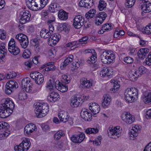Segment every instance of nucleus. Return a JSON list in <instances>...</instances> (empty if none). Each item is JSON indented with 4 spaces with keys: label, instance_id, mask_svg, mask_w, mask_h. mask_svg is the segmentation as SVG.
Wrapping results in <instances>:
<instances>
[{
    "label": "nucleus",
    "instance_id": "obj_1",
    "mask_svg": "<svg viewBox=\"0 0 151 151\" xmlns=\"http://www.w3.org/2000/svg\"><path fill=\"white\" fill-rule=\"evenodd\" d=\"M14 104L9 99H4L0 105V117L5 118L10 115L13 111Z\"/></svg>",
    "mask_w": 151,
    "mask_h": 151
},
{
    "label": "nucleus",
    "instance_id": "obj_2",
    "mask_svg": "<svg viewBox=\"0 0 151 151\" xmlns=\"http://www.w3.org/2000/svg\"><path fill=\"white\" fill-rule=\"evenodd\" d=\"M35 112L38 118L44 116L49 111L48 105L47 103L37 102L34 104Z\"/></svg>",
    "mask_w": 151,
    "mask_h": 151
},
{
    "label": "nucleus",
    "instance_id": "obj_3",
    "mask_svg": "<svg viewBox=\"0 0 151 151\" xmlns=\"http://www.w3.org/2000/svg\"><path fill=\"white\" fill-rule=\"evenodd\" d=\"M124 99L127 101L131 103L138 97V91L137 89L134 88H128L125 91Z\"/></svg>",
    "mask_w": 151,
    "mask_h": 151
},
{
    "label": "nucleus",
    "instance_id": "obj_4",
    "mask_svg": "<svg viewBox=\"0 0 151 151\" xmlns=\"http://www.w3.org/2000/svg\"><path fill=\"white\" fill-rule=\"evenodd\" d=\"M115 54L111 51H105L101 55V62L105 64H110L113 62L115 59Z\"/></svg>",
    "mask_w": 151,
    "mask_h": 151
},
{
    "label": "nucleus",
    "instance_id": "obj_5",
    "mask_svg": "<svg viewBox=\"0 0 151 151\" xmlns=\"http://www.w3.org/2000/svg\"><path fill=\"white\" fill-rule=\"evenodd\" d=\"M113 127L111 126L109 127L107 130V133L109 136L114 139H116L120 136L121 132L119 126Z\"/></svg>",
    "mask_w": 151,
    "mask_h": 151
},
{
    "label": "nucleus",
    "instance_id": "obj_6",
    "mask_svg": "<svg viewBox=\"0 0 151 151\" xmlns=\"http://www.w3.org/2000/svg\"><path fill=\"white\" fill-rule=\"evenodd\" d=\"M15 39L19 42L22 47L24 49L27 47L29 42L28 37L26 35L22 33L16 35Z\"/></svg>",
    "mask_w": 151,
    "mask_h": 151
},
{
    "label": "nucleus",
    "instance_id": "obj_7",
    "mask_svg": "<svg viewBox=\"0 0 151 151\" xmlns=\"http://www.w3.org/2000/svg\"><path fill=\"white\" fill-rule=\"evenodd\" d=\"M18 87V84L15 81H10L6 84L5 93L7 95L11 94L13 92L14 88H17Z\"/></svg>",
    "mask_w": 151,
    "mask_h": 151
},
{
    "label": "nucleus",
    "instance_id": "obj_8",
    "mask_svg": "<svg viewBox=\"0 0 151 151\" xmlns=\"http://www.w3.org/2000/svg\"><path fill=\"white\" fill-rule=\"evenodd\" d=\"M9 124L6 122H0V130L1 133L0 134V137H4L8 136L10 133L8 129Z\"/></svg>",
    "mask_w": 151,
    "mask_h": 151
},
{
    "label": "nucleus",
    "instance_id": "obj_9",
    "mask_svg": "<svg viewBox=\"0 0 151 151\" xmlns=\"http://www.w3.org/2000/svg\"><path fill=\"white\" fill-rule=\"evenodd\" d=\"M84 22V19L82 16H76L73 20V26L76 29H80L83 25Z\"/></svg>",
    "mask_w": 151,
    "mask_h": 151
},
{
    "label": "nucleus",
    "instance_id": "obj_10",
    "mask_svg": "<svg viewBox=\"0 0 151 151\" xmlns=\"http://www.w3.org/2000/svg\"><path fill=\"white\" fill-rule=\"evenodd\" d=\"M49 30L43 28L40 32V35L41 37L46 39L50 36L54 30V27L52 25H49Z\"/></svg>",
    "mask_w": 151,
    "mask_h": 151
},
{
    "label": "nucleus",
    "instance_id": "obj_11",
    "mask_svg": "<svg viewBox=\"0 0 151 151\" xmlns=\"http://www.w3.org/2000/svg\"><path fill=\"white\" fill-rule=\"evenodd\" d=\"M81 117L85 121H90L92 118L91 113L88 112V110L86 109H83L81 112Z\"/></svg>",
    "mask_w": 151,
    "mask_h": 151
},
{
    "label": "nucleus",
    "instance_id": "obj_12",
    "mask_svg": "<svg viewBox=\"0 0 151 151\" xmlns=\"http://www.w3.org/2000/svg\"><path fill=\"white\" fill-rule=\"evenodd\" d=\"M27 5L28 7L32 11H37L39 9H42L41 6L40 8H38V5L35 1L33 0H26Z\"/></svg>",
    "mask_w": 151,
    "mask_h": 151
},
{
    "label": "nucleus",
    "instance_id": "obj_13",
    "mask_svg": "<svg viewBox=\"0 0 151 151\" xmlns=\"http://www.w3.org/2000/svg\"><path fill=\"white\" fill-rule=\"evenodd\" d=\"M122 118L123 121L129 124L133 123L135 120L134 116L128 112L122 114Z\"/></svg>",
    "mask_w": 151,
    "mask_h": 151
},
{
    "label": "nucleus",
    "instance_id": "obj_14",
    "mask_svg": "<svg viewBox=\"0 0 151 151\" xmlns=\"http://www.w3.org/2000/svg\"><path fill=\"white\" fill-rule=\"evenodd\" d=\"M55 86L57 89L62 92H66L68 89V86L59 81L58 80H57L55 82Z\"/></svg>",
    "mask_w": 151,
    "mask_h": 151
},
{
    "label": "nucleus",
    "instance_id": "obj_15",
    "mask_svg": "<svg viewBox=\"0 0 151 151\" xmlns=\"http://www.w3.org/2000/svg\"><path fill=\"white\" fill-rule=\"evenodd\" d=\"M37 129L36 126L33 123L29 124L25 127L24 131L25 134L28 136L30 135L34 131Z\"/></svg>",
    "mask_w": 151,
    "mask_h": 151
},
{
    "label": "nucleus",
    "instance_id": "obj_16",
    "mask_svg": "<svg viewBox=\"0 0 151 151\" xmlns=\"http://www.w3.org/2000/svg\"><path fill=\"white\" fill-rule=\"evenodd\" d=\"M94 4L93 0H81L79 5L80 7L90 8Z\"/></svg>",
    "mask_w": 151,
    "mask_h": 151
},
{
    "label": "nucleus",
    "instance_id": "obj_17",
    "mask_svg": "<svg viewBox=\"0 0 151 151\" xmlns=\"http://www.w3.org/2000/svg\"><path fill=\"white\" fill-rule=\"evenodd\" d=\"M142 98L145 104L151 103V91H147L144 92Z\"/></svg>",
    "mask_w": 151,
    "mask_h": 151
},
{
    "label": "nucleus",
    "instance_id": "obj_18",
    "mask_svg": "<svg viewBox=\"0 0 151 151\" xmlns=\"http://www.w3.org/2000/svg\"><path fill=\"white\" fill-rule=\"evenodd\" d=\"M137 125H135L134 128L130 130L129 133V137L131 139L134 140L138 135V133L140 130Z\"/></svg>",
    "mask_w": 151,
    "mask_h": 151
},
{
    "label": "nucleus",
    "instance_id": "obj_19",
    "mask_svg": "<svg viewBox=\"0 0 151 151\" xmlns=\"http://www.w3.org/2000/svg\"><path fill=\"white\" fill-rule=\"evenodd\" d=\"M149 52L148 49L143 48L140 49L138 52L137 55L139 58L143 60L146 58L147 54Z\"/></svg>",
    "mask_w": 151,
    "mask_h": 151
},
{
    "label": "nucleus",
    "instance_id": "obj_20",
    "mask_svg": "<svg viewBox=\"0 0 151 151\" xmlns=\"http://www.w3.org/2000/svg\"><path fill=\"white\" fill-rule=\"evenodd\" d=\"M58 117L60 121L63 122H66L68 120L69 116L68 113L66 111H62L58 114Z\"/></svg>",
    "mask_w": 151,
    "mask_h": 151
},
{
    "label": "nucleus",
    "instance_id": "obj_21",
    "mask_svg": "<svg viewBox=\"0 0 151 151\" xmlns=\"http://www.w3.org/2000/svg\"><path fill=\"white\" fill-rule=\"evenodd\" d=\"M103 98L104 99L101 103L102 106L103 108H106L110 105L111 98L109 95L108 94L104 95Z\"/></svg>",
    "mask_w": 151,
    "mask_h": 151
},
{
    "label": "nucleus",
    "instance_id": "obj_22",
    "mask_svg": "<svg viewBox=\"0 0 151 151\" xmlns=\"http://www.w3.org/2000/svg\"><path fill=\"white\" fill-rule=\"evenodd\" d=\"M80 82L81 85L82 86L83 88H90L92 85V83L91 82L85 78L81 79Z\"/></svg>",
    "mask_w": 151,
    "mask_h": 151
},
{
    "label": "nucleus",
    "instance_id": "obj_23",
    "mask_svg": "<svg viewBox=\"0 0 151 151\" xmlns=\"http://www.w3.org/2000/svg\"><path fill=\"white\" fill-rule=\"evenodd\" d=\"M80 99L81 98H77V97H74L72 98L70 101V106L73 108L77 107L79 106L80 104H81V103Z\"/></svg>",
    "mask_w": 151,
    "mask_h": 151
},
{
    "label": "nucleus",
    "instance_id": "obj_24",
    "mask_svg": "<svg viewBox=\"0 0 151 151\" xmlns=\"http://www.w3.org/2000/svg\"><path fill=\"white\" fill-rule=\"evenodd\" d=\"M59 97L60 96L58 93L54 92H52L50 95L47 96V99L50 102H55L58 100Z\"/></svg>",
    "mask_w": 151,
    "mask_h": 151
},
{
    "label": "nucleus",
    "instance_id": "obj_25",
    "mask_svg": "<svg viewBox=\"0 0 151 151\" xmlns=\"http://www.w3.org/2000/svg\"><path fill=\"white\" fill-rule=\"evenodd\" d=\"M60 38L61 36L60 34L58 33H55L50 36L49 41L50 42H52L53 45H55L59 41Z\"/></svg>",
    "mask_w": 151,
    "mask_h": 151
},
{
    "label": "nucleus",
    "instance_id": "obj_26",
    "mask_svg": "<svg viewBox=\"0 0 151 151\" xmlns=\"http://www.w3.org/2000/svg\"><path fill=\"white\" fill-rule=\"evenodd\" d=\"M111 72L108 67H104L102 68L100 72L101 76L104 77L106 76L108 77L111 74Z\"/></svg>",
    "mask_w": 151,
    "mask_h": 151
},
{
    "label": "nucleus",
    "instance_id": "obj_27",
    "mask_svg": "<svg viewBox=\"0 0 151 151\" xmlns=\"http://www.w3.org/2000/svg\"><path fill=\"white\" fill-rule=\"evenodd\" d=\"M54 63L53 62H49L46 64L45 65L43 66V68L47 66L45 69H43L45 71H50L55 70V66L54 65Z\"/></svg>",
    "mask_w": 151,
    "mask_h": 151
},
{
    "label": "nucleus",
    "instance_id": "obj_28",
    "mask_svg": "<svg viewBox=\"0 0 151 151\" xmlns=\"http://www.w3.org/2000/svg\"><path fill=\"white\" fill-rule=\"evenodd\" d=\"M58 16L60 19L63 20H66L68 17V13L62 9L60 10Z\"/></svg>",
    "mask_w": 151,
    "mask_h": 151
},
{
    "label": "nucleus",
    "instance_id": "obj_29",
    "mask_svg": "<svg viewBox=\"0 0 151 151\" xmlns=\"http://www.w3.org/2000/svg\"><path fill=\"white\" fill-rule=\"evenodd\" d=\"M73 56L72 55H70L64 61L63 63L62 64V65L60 66V68L61 69H63L66 66L68 65L73 60Z\"/></svg>",
    "mask_w": 151,
    "mask_h": 151
},
{
    "label": "nucleus",
    "instance_id": "obj_30",
    "mask_svg": "<svg viewBox=\"0 0 151 151\" xmlns=\"http://www.w3.org/2000/svg\"><path fill=\"white\" fill-rule=\"evenodd\" d=\"M8 50L10 53L14 55H17L20 52L19 48L16 46H13L11 48L9 47Z\"/></svg>",
    "mask_w": 151,
    "mask_h": 151
},
{
    "label": "nucleus",
    "instance_id": "obj_31",
    "mask_svg": "<svg viewBox=\"0 0 151 151\" xmlns=\"http://www.w3.org/2000/svg\"><path fill=\"white\" fill-rule=\"evenodd\" d=\"M59 6L56 3H52L50 5L49 10L51 12L54 13L59 10Z\"/></svg>",
    "mask_w": 151,
    "mask_h": 151
},
{
    "label": "nucleus",
    "instance_id": "obj_32",
    "mask_svg": "<svg viewBox=\"0 0 151 151\" xmlns=\"http://www.w3.org/2000/svg\"><path fill=\"white\" fill-rule=\"evenodd\" d=\"M96 13V11L95 9H91L86 14V17L88 19H90L95 15Z\"/></svg>",
    "mask_w": 151,
    "mask_h": 151
},
{
    "label": "nucleus",
    "instance_id": "obj_33",
    "mask_svg": "<svg viewBox=\"0 0 151 151\" xmlns=\"http://www.w3.org/2000/svg\"><path fill=\"white\" fill-rule=\"evenodd\" d=\"M0 59H3L6 55L7 50L5 49V47L4 44L1 45L0 47Z\"/></svg>",
    "mask_w": 151,
    "mask_h": 151
},
{
    "label": "nucleus",
    "instance_id": "obj_34",
    "mask_svg": "<svg viewBox=\"0 0 151 151\" xmlns=\"http://www.w3.org/2000/svg\"><path fill=\"white\" fill-rule=\"evenodd\" d=\"M21 143L25 147L27 151L29 149L31 145L29 139L28 138L24 139Z\"/></svg>",
    "mask_w": 151,
    "mask_h": 151
},
{
    "label": "nucleus",
    "instance_id": "obj_35",
    "mask_svg": "<svg viewBox=\"0 0 151 151\" xmlns=\"http://www.w3.org/2000/svg\"><path fill=\"white\" fill-rule=\"evenodd\" d=\"M31 82L30 79L27 77L23 79L21 81V86L23 89H24L25 87L29 86V83Z\"/></svg>",
    "mask_w": 151,
    "mask_h": 151
},
{
    "label": "nucleus",
    "instance_id": "obj_36",
    "mask_svg": "<svg viewBox=\"0 0 151 151\" xmlns=\"http://www.w3.org/2000/svg\"><path fill=\"white\" fill-rule=\"evenodd\" d=\"M54 84H55L54 80L53 79H50L46 86V89L50 91L52 90Z\"/></svg>",
    "mask_w": 151,
    "mask_h": 151
},
{
    "label": "nucleus",
    "instance_id": "obj_37",
    "mask_svg": "<svg viewBox=\"0 0 151 151\" xmlns=\"http://www.w3.org/2000/svg\"><path fill=\"white\" fill-rule=\"evenodd\" d=\"M44 80L43 75L39 73L35 81L37 84L39 85L42 84Z\"/></svg>",
    "mask_w": 151,
    "mask_h": 151
},
{
    "label": "nucleus",
    "instance_id": "obj_38",
    "mask_svg": "<svg viewBox=\"0 0 151 151\" xmlns=\"http://www.w3.org/2000/svg\"><path fill=\"white\" fill-rule=\"evenodd\" d=\"M65 135L64 132L60 130L57 132L54 135V139L55 140H58L60 139L62 137H63Z\"/></svg>",
    "mask_w": 151,
    "mask_h": 151
},
{
    "label": "nucleus",
    "instance_id": "obj_39",
    "mask_svg": "<svg viewBox=\"0 0 151 151\" xmlns=\"http://www.w3.org/2000/svg\"><path fill=\"white\" fill-rule=\"evenodd\" d=\"M97 60L96 54L95 53L92 54L91 57L88 58V60H87V62L90 64H93L95 63Z\"/></svg>",
    "mask_w": 151,
    "mask_h": 151
},
{
    "label": "nucleus",
    "instance_id": "obj_40",
    "mask_svg": "<svg viewBox=\"0 0 151 151\" xmlns=\"http://www.w3.org/2000/svg\"><path fill=\"white\" fill-rule=\"evenodd\" d=\"M142 32L147 35L151 34V24L143 27Z\"/></svg>",
    "mask_w": 151,
    "mask_h": 151
},
{
    "label": "nucleus",
    "instance_id": "obj_41",
    "mask_svg": "<svg viewBox=\"0 0 151 151\" xmlns=\"http://www.w3.org/2000/svg\"><path fill=\"white\" fill-rule=\"evenodd\" d=\"M60 26L61 30L65 31L66 32H68L70 29V26L67 23H63Z\"/></svg>",
    "mask_w": 151,
    "mask_h": 151
},
{
    "label": "nucleus",
    "instance_id": "obj_42",
    "mask_svg": "<svg viewBox=\"0 0 151 151\" xmlns=\"http://www.w3.org/2000/svg\"><path fill=\"white\" fill-rule=\"evenodd\" d=\"M106 4L103 0H100L98 5L99 9L100 11L104 10L106 8Z\"/></svg>",
    "mask_w": 151,
    "mask_h": 151
},
{
    "label": "nucleus",
    "instance_id": "obj_43",
    "mask_svg": "<svg viewBox=\"0 0 151 151\" xmlns=\"http://www.w3.org/2000/svg\"><path fill=\"white\" fill-rule=\"evenodd\" d=\"M99 132V130L97 128H88L86 130L85 132L87 134L93 133L96 134Z\"/></svg>",
    "mask_w": 151,
    "mask_h": 151
},
{
    "label": "nucleus",
    "instance_id": "obj_44",
    "mask_svg": "<svg viewBox=\"0 0 151 151\" xmlns=\"http://www.w3.org/2000/svg\"><path fill=\"white\" fill-rule=\"evenodd\" d=\"M135 0H126L125 5L126 7L130 8L132 7L134 4Z\"/></svg>",
    "mask_w": 151,
    "mask_h": 151
},
{
    "label": "nucleus",
    "instance_id": "obj_45",
    "mask_svg": "<svg viewBox=\"0 0 151 151\" xmlns=\"http://www.w3.org/2000/svg\"><path fill=\"white\" fill-rule=\"evenodd\" d=\"M30 18L29 15L24 17L21 16L19 21L20 23L22 24L26 23L29 21Z\"/></svg>",
    "mask_w": 151,
    "mask_h": 151
},
{
    "label": "nucleus",
    "instance_id": "obj_46",
    "mask_svg": "<svg viewBox=\"0 0 151 151\" xmlns=\"http://www.w3.org/2000/svg\"><path fill=\"white\" fill-rule=\"evenodd\" d=\"M14 150L16 151H27V149L21 143H20L18 146H15L14 147Z\"/></svg>",
    "mask_w": 151,
    "mask_h": 151
},
{
    "label": "nucleus",
    "instance_id": "obj_47",
    "mask_svg": "<svg viewBox=\"0 0 151 151\" xmlns=\"http://www.w3.org/2000/svg\"><path fill=\"white\" fill-rule=\"evenodd\" d=\"M102 27V29H104L106 32L111 30L112 27L111 24L107 23L104 24Z\"/></svg>",
    "mask_w": 151,
    "mask_h": 151
},
{
    "label": "nucleus",
    "instance_id": "obj_48",
    "mask_svg": "<svg viewBox=\"0 0 151 151\" xmlns=\"http://www.w3.org/2000/svg\"><path fill=\"white\" fill-rule=\"evenodd\" d=\"M124 61L127 64H131L134 61V59L130 57L127 56L124 58Z\"/></svg>",
    "mask_w": 151,
    "mask_h": 151
},
{
    "label": "nucleus",
    "instance_id": "obj_49",
    "mask_svg": "<svg viewBox=\"0 0 151 151\" xmlns=\"http://www.w3.org/2000/svg\"><path fill=\"white\" fill-rule=\"evenodd\" d=\"M139 74L141 76L142 74L145 73L146 71V69L143 66H141L139 67L137 70Z\"/></svg>",
    "mask_w": 151,
    "mask_h": 151
},
{
    "label": "nucleus",
    "instance_id": "obj_50",
    "mask_svg": "<svg viewBox=\"0 0 151 151\" xmlns=\"http://www.w3.org/2000/svg\"><path fill=\"white\" fill-rule=\"evenodd\" d=\"M130 77L134 79V80H136L138 77L140 76L139 73L137 70L135 71L133 74H130Z\"/></svg>",
    "mask_w": 151,
    "mask_h": 151
},
{
    "label": "nucleus",
    "instance_id": "obj_51",
    "mask_svg": "<svg viewBox=\"0 0 151 151\" xmlns=\"http://www.w3.org/2000/svg\"><path fill=\"white\" fill-rule=\"evenodd\" d=\"M88 39V37L87 36H85L82 37L79 40L80 44L83 45L86 43Z\"/></svg>",
    "mask_w": 151,
    "mask_h": 151
},
{
    "label": "nucleus",
    "instance_id": "obj_52",
    "mask_svg": "<svg viewBox=\"0 0 151 151\" xmlns=\"http://www.w3.org/2000/svg\"><path fill=\"white\" fill-rule=\"evenodd\" d=\"M30 54L31 52L29 50H27L23 52L22 56L24 58H28L30 57Z\"/></svg>",
    "mask_w": 151,
    "mask_h": 151
},
{
    "label": "nucleus",
    "instance_id": "obj_53",
    "mask_svg": "<svg viewBox=\"0 0 151 151\" xmlns=\"http://www.w3.org/2000/svg\"><path fill=\"white\" fill-rule=\"evenodd\" d=\"M78 135L73 136L71 137V140L74 143H80L79 139L78 138Z\"/></svg>",
    "mask_w": 151,
    "mask_h": 151
},
{
    "label": "nucleus",
    "instance_id": "obj_54",
    "mask_svg": "<svg viewBox=\"0 0 151 151\" xmlns=\"http://www.w3.org/2000/svg\"><path fill=\"white\" fill-rule=\"evenodd\" d=\"M24 64L26 67V69H29L31 68V66L33 64V63L32 61L30 60L25 62L24 63Z\"/></svg>",
    "mask_w": 151,
    "mask_h": 151
},
{
    "label": "nucleus",
    "instance_id": "obj_55",
    "mask_svg": "<svg viewBox=\"0 0 151 151\" xmlns=\"http://www.w3.org/2000/svg\"><path fill=\"white\" fill-rule=\"evenodd\" d=\"M6 32L5 31L2 29H0V39L1 40H4L6 38Z\"/></svg>",
    "mask_w": 151,
    "mask_h": 151
},
{
    "label": "nucleus",
    "instance_id": "obj_56",
    "mask_svg": "<svg viewBox=\"0 0 151 151\" xmlns=\"http://www.w3.org/2000/svg\"><path fill=\"white\" fill-rule=\"evenodd\" d=\"M146 63L148 65H151V52H150L146 58Z\"/></svg>",
    "mask_w": 151,
    "mask_h": 151
},
{
    "label": "nucleus",
    "instance_id": "obj_57",
    "mask_svg": "<svg viewBox=\"0 0 151 151\" xmlns=\"http://www.w3.org/2000/svg\"><path fill=\"white\" fill-rule=\"evenodd\" d=\"M107 14L105 12H102L100 13L99 14L97 15V16H98L100 18H103V19L105 20L106 17H107Z\"/></svg>",
    "mask_w": 151,
    "mask_h": 151
},
{
    "label": "nucleus",
    "instance_id": "obj_58",
    "mask_svg": "<svg viewBox=\"0 0 151 151\" xmlns=\"http://www.w3.org/2000/svg\"><path fill=\"white\" fill-rule=\"evenodd\" d=\"M13 46H15V41L14 39L12 38L11 40L9 43L8 48L9 47L11 48V47H13Z\"/></svg>",
    "mask_w": 151,
    "mask_h": 151
},
{
    "label": "nucleus",
    "instance_id": "obj_59",
    "mask_svg": "<svg viewBox=\"0 0 151 151\" xmlns=\"http://www.w3.org/2000/svg\"><path fill=\"white\" fill-rule=\"evenodd\" d=\"M39 73V72L37 71L33 72L30 74V77L32 78L35 80L36 79V77L37 76Z\"/></svg>",
    "mask_w": 151,
    "mask_h": 151
},
{
    "label": "nucleus",
    "instance_id": "obj_60",
    "mask_svg": "<svg viewBox=\"0 0 151 151\" xmlns=\"http://www.w3.org/2000/svg\"><path fill=\"white\" fill-rule=\"evenodd\" d=\"M40 3V6L42 8H43L47 3L49 0H39Z\"/></svg>",
    "mask_w": 151,
    "mask_h": 151
},
{
    "label": "nucleus",
    "instance_id": "obj_61",
    "mask_svg": "<svg viewBox=\"0 0 151 151\" xmlns=\"http://www.w3.org/2000/svg\"><path fill=\"white\" fill-rule=\"evenodd\" d=\"M77 135L78 137V138L79 139L80 142L81 143V142L85 138V134L83 133H81Z\"/></svg>",
    "mask_w": 151,
    "mask_h": 151
},
{
    "label": "nucleus",
    "instance_id": "obj_62",
    "mask_svg": "<svg viewBox=\"0 0 151 151\" xmlns=\"http://www.w3.org/2000/svg\"><path fill=\"white\" fill-rule=\"evenodd\" d=\"M95 106L96 107L95 109H93V113L94 114V115L99 113L100 109L99 106L98 105H96Z\"/></svg>",
    "mask_w": 151,
    "mask_h": 151
},
{
    "label": "nucleus",
    "instance_id": "obj_63",
    "mask_svg": "<svg viewBox=\"0 0 151 151\" xmlns=\"http://www.w3.org/2000/svg\"><path fill=\"white\" fill-rule=\"evenodd\" d=\"M76 42L74 41L71 42H70L67 44L66 46L67 47H72L74 46H75L76 45Z\"/></svg>",
    "mask_w": 151,
    "mask_h": 151
},
{
    "label": "nucleus",
    "instance_id": "obj_64",
    "mask_svg": "<svg viewBox=\"0 0 151 151\" xmlns=\"http://www.w3.org/2000/svg\"><path fill=\"white\" fill-rule=\"evenodd\" d=\"M85 53H91L92 55L95 53V50L93 49H86L84 51Z\"/></svg>",
    "mask_w": 151,
    "mask_h": 151
}]
</instances>
